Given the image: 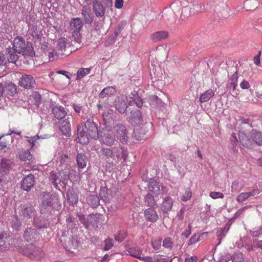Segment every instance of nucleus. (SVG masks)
I'll use <instances>...</instances> for the list:
<instances>
[{
	"mask_svg": "<svg viewBox=\"0 0 262 262\" xmlns=\"http://www.w3.org/2000/svg\"><path fill=\"white\" fill-rule=\"evenodd\" d=\"M93 116L91 113L86 115L84 112L82 113V118L86 119V121L84 124L80 123L77 127L78 140L80 144H87L90 138L96 140L99 137L97 125L94 121Z\"/></svg>",
	"mask_w": 262,
	"mask_h": 262,
	"instance_id": "obj_1",
	"label": "nucleus"
},
{
	"mask_svg": "<svg viewBox=\"0 0 262 262\" xmlns=\"http://www.w3.org/2000/svg\"><path fill=\"white\" fill-rule=\"evenodd\" d=\"M225 0H206L205 4H200L198 2L192 4L193 8H190V13L194 14L195 12L202 10L213 11L221 14L222 17H225L227 13V5Z\"/></svg>",
	"mask_w": 262,
	"mask_h": 262,
	"instance_id": "obj_2",
	"label": "nucleus"
},
{
	"mask_svg": "<svg viewBox=\"0 0 262 262\" xmlns=\"http://www.w3.org/2000/svg\"><path fill=\"white\" fill-rule=\"evenodd\" d=\"M83 26L81 18L76 17L72 18L70 22V29L72 32V38L77 43L81 42V35L80 33Z\"/></svg>",
	"mask_w": 262,
	"mask_h": 262,
	"instance_id": "obj_3",
	"label": "nucleus"
},
{
	"mask_svg": "<svg viewBox=\"0 0 262 262\" xmlns=\"http://www.w3.org/2000/svg\"><path fill=\"white\" fill-rule=\"evenodd\" d=\"M51 178L53 180L54 186L57 187L58 183L61 185H62V183L65 186L69 180V175L67 171L64 170H61L56 173L52 172Z\"/></svg>",
	"mask_w": 262,
	"mask_h": 262,
	"instance_id": "obj_4",
	"label": "nucleus"
},
{
	"mask_svg": "<svg viewBox=\"0 0 262 262\" xmlns=\"http://www.w3.org/2000/svg\"><path fill=\"white\" fill-rule=\"evenodd\" d=\"M100 151L102 155L105 156L107 159L111 158L114 160L118 159L122 152V148L116 147L112 148H102Z\"/></svg>",
	"mask_w": 262,
	"mask_h": 262,
	"instance_id": "obj_5",
	"label": "nucleus"
},
{
	"mask_svg": "<svg viewBox=\"0 0 262 262\" xmlns=\"http://www.w3.org/2000/svg\"><path fill=\"white\" fill-rule=\"evenodd\" d=\"M41 204L40 205V212L41 213H46L49 210L52 205L51 194L49 193L42 192L40 193Z\"/></svg>",
	"mask_w": 262,
	"mask_h": 262,
	"instance_id": "obj_6",
	"label": "nucleus"
},
{
	"mask_svg": "<svg viewBox=\"0 0 262 262\" xmlns=\"http://www.w3.org/2000/svg\"><path fill=\"white\" fill-rule=\"evenodd\" d=\"M23 237L27 242H35L38 241L41 238L40 234L34 229L28 228L24 232Z\"/></svg>",
	"mask_w": 262,
	"mask_h": 262,
	"instance_id": "obj_7",
	"label": "nucleus"
},
{
	"mask_svg": "<svg viewBox=\"0 0 262 262\" xmlns=\"http://www.w3.org/2000/svg\"><path fill=\"white\" fill-rule=\"evenodd\" d=\"M24 254L31 257L39 259L44 255L43 251L39 247L34 245H30L24 252Z\"/></svg>",
	"mask_w": 262,
	"mask_h": 262,
	"instance_id": "obj_8",
	"label": "nucleus"
},
{
	"mask_svg": "<svg viewBox=\"0 0 262 262\" xmlns=\"http://www.w3.org/2000/svg\"><path fill=\"white\" fill-rule=\"evenodd\" d=\"M115 136L122 143L126 142L128 140L126 127L121 124H117L114 126Z\"/></svg>",
	"mask_w": 262,
	"mask_h": 262,
	"instance_id": "obj_9",
	"label": "nucleus"
},
{
	"mask_svg": "<svg viewBox=\"0 0 262 262\" xmlns=\"http://www.w3.org/2000/svg\"><path fill=\"white\" fill-rule=\"evenodd\" d=\"M127 101V97L124 95H121L119 97H118L115 101L114 105L115 106L116 109L120 113H125L127 107V105L126 103Z\"/></svg>",
	"mask_w": 262,
	"mask_h": 262,
	"instance_id": "obj_10",
	"label": "nucleus"
},
{
	"mask_svg": "<svg viewBox=\"0 0 262 262\" xmlns=\"http://www.w3.org/2000/svg\"><path fill=\"white\" fill-rule=\"evenodd\" d=\"M19 84L24 88L30 89L34 86L35 82L31 75H23L19 81Z\"/></svg>",
	"mask_w": 262,
	"mask_h": 262,
	"instance_id": "obj_11",
	"label": "nucleus"
},
{
	"mask_svg": "<svg viewBox=\"0 0 262 262\" xmlns=\"http://www.w3.org/2000/svg\"><path fill=\"white\" fill-rule=\"evenodd\" d=\"M13 49L17 53H21L26 49V43L25 40L21 37H16L13 40Z\"/></svg>",
	"mask_w": 262,
	"mask_h": 262,
	"instance_id": "obj_12",
	"label": "nucleus"
},
{
	"mask_svg": "<svg viewBox=\"0 0 262 262\" xmlns=\"http://www.w3.org/2000/svg\"><path fill=\"white\" fill-rule=\"evenodd\" d=\"M169 33L166 31L155 32L150 35V39L154 42L161 41L168 37Z\"/></svg>",
	"mask_w": 262,
	"mask_h": 262,
	"instance_id": "obj_13",
	"label": "nucleus"
},
{
	"mask_svg": "<svg viewBox=\"0 0 262 262\" xmlns=\"http://www.w3.org/2000/svg\"><path fill=\"white\" fill-rule=\"evenodd\" d=\"M144 215L145 219L151 223H155L159 219V215L157 211L152 208L145 209L144 211Z\"/></svg>",
	"mask_w": 262,
	"mask_h": 262,
	"instance_id": "obj_14",
	"label": "nucleus"
},
{
	"mask_svg": "<svg viewBox=\"0 0 262 262\" xmlns=\"http://www.w3.org/2000/svg\"><path fill=\"white\" fill-rule=\"evenodd\" d=\"M93 9L97 17H101L105 14V9L100 2L94 0L93 2Z\"/></svg>",
	"mask_w": 262,
	"mask_h": 262,
	"instance_id": "obj_15",
	"label": "nucleus"
},
{
	"mask_svg": "<svg viewBox=\"0 0 262 262\" xmlns=\"http://www.w3.org/2000/svg\"><path fill=\"white\" fill-rule=\"evenodd\" d=\"M173 200L170 196L165 197L161 205V210L163 213H167L173 206Z\"/></svg>",
	"mask_w": 262,
	"mask_h": 262,
	"instance_id": "obj_16",
	"label": "nucleus"
},
{
	"mask_svg": "<svg viewBox=\"0 0 262 262\" xmlns=\"http://www.w3.org/2000/svg\"><path fill=\"white\" fill-rule=\"evenodd\" d=\"M34 184V178L33 174H30L26 177L22 181L21 187L26 191H29Z\"/></svg>",
	"mask_w": 262,
	"mask_h": 262,
	"instance_id": "obj_17",
	"label": "nucleus"
},
{
	"mask_svg": "<svg viewBox=\"0 0 262 262\" xmlns=\"http://www.w3.org/2000/svg\"><path fill=\"white\" fill-rule=\"evenodd\" d=\"M148 190L150 193L157 196L160 194V189L158 182L154 179H150L148 186Z\"/></svg>",
	"mask_w": 262,
	"mask_h": 262,
	"instance_id": "obj_18",
	"label": "nucleus"
},
{
	"mask_svg": "<svg viewBox=\"0 0 262 262\" xmlns=\"http://www.w3.org/2000/svg\"><path fill=\"white\" fill-rule=\"evenodd\" d=\"M81 14L86 24H91L93 22L94 16L91 13L90 9L88 6H84L83 7Z\"/></svg>",
	"mask_w": 262,
	"mask_h": 262,
	"instance_id": "obj_19",
	"label": "nucleus"
},
{
	"mask_svg": "<svg viewBox=\"0 0 262 262\" xmlns=\"http://www.w3.org/2000/svg\"><path fill=\"white\" fill-rule=\"evenodd\" d=\"M59 129L62 134L69 136L71 132V125L68 119L63 120L59 124Z\"/></svg>",
	"mask_w": 262,
	"mask_h": 262,
	"instance_id": "obj_20",
	"label": "nucleus"
},
{
	"mask_svg": "<svg viewBox=\"0 0 262 262\" xmlns=\"http://www.w3.org/2000/svg\"><path fill=\"white\" fill-rule=\"evenodd\" d=\"M52 113L57 119L63 118L67 115V112L62 106H55L52 108Z\"/></svg>",
	"mask_w": 262,
	"mask_h": 262,
	"instance_id": "obj_21",
	"label": "nucleus"
},
{
	"mask_svg": "<svg viewBox=\"0 0 262 262\" xmlns=\"http://www.w3.org/2000/svg\"><path fill=\"white\" fill-rule=\"evenodd\" d=\"M67 198L69 203L71 205H75L78 202V193L73 189L69 190L67 192Z\"/></svg>",
	"mask_w": 262,
	"mask_h": 262,
	"instance_id": "obj_22",
	"label": "nucleus"
},
{
	"mask_svg": "<svg viewBox=\"0 0 262 262\" xmlns=\"http://www.w3.org/2000/svg\"><path fill=\"white\" fill-rule=\"evenodd\" d=\"M214 95V92L212 89H209L202 93L200 97V102L204 103L208 101Z\"/></svg>",
	"mask_w": 262,
	"mask_h": 262,
	"instance_id": "obj_23",
	"label": "nucleus"
},
{
	"mask_svg": "<svg viewBox=\"0 0 262 262\" xmlns=\"http://www.w3.org/2000/svg\"><path fill=\"white\" fill-rule=\"evenodd\" d=\"M77 163L78 167L80 168H83L86 166L87 158L84 154L78 153L77 155Z\"/></svg>",
	"mask_w": 262,
	"mask_h": 262,
	"instance_id": "obj_24",
	"label": "nucleus"
},
{
	"mask_svg": "<svg viewBox=\"0 0 262 262\" xmlns=\"http://www.w3.org/2000/svg\"><path fill=\"white\" fill-rule=\"evenodd\" d=\"M8 56V60L9 62L12 63H15L18 59V56L16 54V51L11 48H9L7 49L6 50Z\"/></svg>",
	"mask_w": 262,
	"mask_h": 262,
	"instance_id": "obj_25",
	"label": "nucleus"
},
{
	"mask_svg": "<svg viewBox=\"0 0 262 262\" xmlns=\"http://www.w3.org/2000/svg\"><path fill=\"white\" fill-rule=\"evenodd\" d=\"M115 141V137L111 134H104L102 136V142L107 146H112L114 144Z\"/></svg>",
	"mask_w": 262,
	"mask_h": 262,
	"instance_id": "obj_26",
	"label": "nucleus"
},
{
	"mask_svg": "<svg viewBox=\"0 0 262 262\" xmlns=\"http://www.w3.org/2000/svg\"><path fill=\"white\" fill-rule=\"evenodd\" d=\"M251 138L257 145H262V133L256 130L251 132Z\"/></svg>",
	"mask_w": 262,
	"mask_h": 262,
	"instance_id": "obj_27",
	"label": "nucleus"
},
{
	"mask_svg": "<svg viewBox=\"0 0 262 262\" xmlns=\"http://www.w3.org/2000/svg\"><path fill=\"white\" fill-rule=\"evenodd\" d=\"M257 0H246L244 3V8L246 10L251 11L257 8Z\"/></svg>",
	"mask_w": 262,
	"mask_h": 262,
	"instance_id": "obj_28",
	"label": "nucleus"
},
{
	"mask_svg": "<svg viewBox=\"0 0 262 262\" xmlns=\"http://www.w3.org/2000/svg\"><path fill=\"white\" fill-rule=\"evenodd\" d=\"M115 93V89L113 86H107L103 89L99 94V97L102 98L111 96Z\"/></svg>",
	"mask_w": 262,
	"mask_h": 262,
	"instance_id": "obj_29",
	"label": "nucleus"
},
{
	"mask_svg": "<svg viewBox=\"0 0 262 262\" xmlns=\"http://www.w3.org/2000/svg\"><path fill=\"white\" fill-rule=\"evenodd\" d=\"M18 158L24 161H32V156L29 150L20 151L18 154Z\"/></svg>",
	"mask_w": 262,
	"mask_h": 262,
	"instance_id": "obj_30",
	"label": "nucleus"
},
{
	"mask_svg": "<svg viewBox=\"0 0 262 262\" xmlns=\"http://www.w3.org/2000/svg\"><path fill=\"white\" fill-rule=\"evenodd\" d=\"M7 94L10 96H14L17 93V89L15 84L13 82L6 83L5 85Z\"/></svg>",
	"mask_w": 262,
	"mask_h": 262,
	"instance_id": "obj_31",
	"label": "nucleus"
},
{
	"mask_svg": "<svg viewBox=\"0 0 262 262\" xmlns=\"http://www.w3.org/2000/svg\"><path fill=\"white\" fill-rule=\"evenodd\" d=\"M35 209L33 206H29L24 209L23 215L27 219L31 218L34 214Z\"/></svg>",
	"mask_w": 262,
	"mask_h": 262,
	"instance_id": "obj_32",
	"label": "nucleus"
},
{
	"mask_svg": "<svg viewBox=\"0 0 262 262\" xmlns=\"http://www.w3.org/2000/svg\"><path fill=\"white\" fill-rule=\"evenodd\" d=\"M34 225L38 229L45 228L47 227V225L45 221L38 217L34 218Z\"/></svg>",
	"mask_w": 262,
	"mask_h": 262,
	"instance_id": "obj_33",
	"label": "nucleus"
},
{
	"mask_svg": "<svg viewBox=\"0 0 262 262\" xmlns=\"http://www.w3.org/2000/svg\"><path fill=\"white\" fill-rule=\"evenodd\" d=\"M238 73L236 71L230 78L228 80V84L232 86L233 90H235L237 86Z\"/></svg>",
	"mask_w": 262,
	"mask_h": 262,
	"instance_id": "obj_34",
	"label": "nucleus"
},
{
	"mask_svg": "<svg viewBox=\"0 0 262 262\" xmlns=\"http://www.w3.org/2000/svg\"><path fill=\"white\" fill-rule=\"evenodd\" d=\"M192 192L191 189L187 187L184 189V192H181V200L184 202H186L191 198Z\"/></svg>",
	"mask_w": 262,
	"mask_h": 262,
	"instance_id": "obj_35",
	"label": "nucleus"
},
{
	"mask_svg": "<svg viewBox=\"0 0 262 262\" xmlns=\"http://www.w3.org/2000/svg\"><path fill=\"white\" fill-rule=\"evenodd\" d=\"M10 238L8 237L6 233H2L0 234V247H4L7 248L9 244L8 243Z\"/></svg>",
	"mask_w": 262,
	"mask_h": 262,
	"instance_id": "obj_36",
	"label": "nucleus"
},
{
	"mask_svg": "<svg viewBox=\"0 0 262 262\" xmlns=\"http://www.w3.org/2000/svg\"><path fill=\"white\" fill-rule=\"evenodd\" d=\"M90 69L89 68H81L79 69L77 73L76 79H81L85 75L89 74L90 72Z\"/></svg>",
	"mask_w": 262,
	"mask_h": 262,
	"instance_id": "obj_37",
	"label": "nucleus"
},
{
	"mask_svg": "<svg viewBox=\"0 0 262 262\" xmlns=\"http://www.w3.org/2000/svg\"><path fill=\"white\" fill-rule=\"evenodd\" d=\"M154 196L155 195L150 193L145 196V201L147 206H153L156 205V201L154 198Z\"/></svg>",
	"mask_w": 262,
	"mask_h": 262,
	"instance_id": "obj_38",
	"label": "nucleus"
},
{
	"mask_svg": "<svg viewBox=\"0 0 262 262\" xmlns=\"http://www.w3.org/2000/svg\"><path fill=\"white\" fill-rule=\"evenodd\" d=\"M253 195V192L241 193L238 195V196L237 198V201L238 202H242L245 201L249 197L252 196Z\"/></svg>",
	"mask_w": 262,
	"mask_h": 262,
	"instance_id": "obj_39",
	"label": "nucleus"
},
{
	"mask_svg": "<svg viewBox=\"0 0 262 262\" xmlns=\"http://www.w3.org/2000/svg\"><path fill=\"white\" fill-rule=\"evenodd\" d=\"M127 232H118L117 234L115 236V239L116 241L119 243L122 242L127 236Z\"/></svg>",
	"mask_w": 262,
	"mask_h": 262,
	"instance_id": "obj_40",
	"label": "nucleus"
},
{
	"mask_svg": "<svg viewBox=\"0 0 262 262\" xmlns=\"http://www.w3.org/2000/svg\"><path fill=\"white\" fill-rule=\"evenodd\" d=\"M232 262H243L244 258L242 253H236L231 257Z\"/></svg>",
	"mask_w": 262,
	"mask_h": 262,
	"instance_id": "obj_41",
	"label": "nucleus"
},
{
	"mask_svg": "<svg viewBox=\"0 0 262 262\" xmlns=\"http://www.w3.org/2000/svg\"><path fill=\"white\" fill-rule=\"evenodd\" d=\"M173 243L171 237H168L164 239L163 246L167 249H170L173 246Z\"/></svg>",
	"mask_w": 262,
	"mask_h": 262,
	"instance_id": "obj_42",
	"label": "nucleus"
},
{
	"mask_svg": "<svg viewBox=\"0 0 262 262\" xmlns=\"http://www.w3.org/2000/svg\"><path fill=\"white\" fill-rule=\"evenodd\" d=\"M141 252L138 253V254H132V256L138 258L139 259L144 261V262H152L154 260V258L150 256H145L142 257L140 256Z\"/></svg>",
	"mask_w": 262,
	"mask_h": 262,
	"instance_id": "obj_43",
	"label": "nucleus"
},
{
	"mask_svg": "<svg viewBox=\"0 0 262 262\" xmlns=\"http://www.w3.org/2000/svg\"><path fill=\"white\" fill-rule=\"evenodd\" d=\"M201 235L199 233H196L193 235L189 239L188 245H192L201 240Z\"/></svg>",
	"mask_w": 262,
	"mask_h": 262,
	"instance_id": "obj_44",
	"label": "nucleus"
},
{
	"mask_svg": "<svg viewBox=\"0 0 262 262\" xmlns=\"http://www.w3.org/2000/svg\"><path fill=\"white\" fill-rule=\"evenodd\" d=\"M66 41L67 40L65 38H60L58 40V46L61 52L65 50Z\"/></svg>",
	"mask_w": 262,
	"mask_h": 262,
	"instance_id": "obj_45",
	"label": "nucleus"
},
{
	"mask_svg": "<svg viewBox=\"0 0 262 262\" xmlns=\"http://www.w3.org/2000/svg\"><path fill=\"white\" fill-rule=\"evenodd\" d=\"M134 135L135 138L137 140H142L144 136V133H143V132L142 131L141 133H140L139 129L138 128L134 129Z\"/></svg>",
	"mask_w": 262,
	"mask_h": 262,
	"instance_id": "obj_46",
	"label": "nucleus"
},
{
	"mask_svg": "<svg viewBox=\"0 0 262 262\" xmlns=\"http://www.w3.org/2000/svg\"><path fill=\"white\" fill-rule=\"evenodd\" d=\"M151 246L155 250L159 249L161 246V239H155L151 241Z\"/></svg>",
	"mask_w": 262,
	"mask_h": 262,
	"instance_id": "obj_47",
	"label": "nucleus"
},
{
	"mask_svg": "<svg viewBox=\"0 0 262 262\" xmlns=\"http://www.w3.org/2000/svg\"><path fill=\"white\" fill-rule=\"evenodd\" d=\"M104 242H105V246H104L105 250H110L114 245L113 240L112 238H108L105 240Z\"/></svg>",
	"mask_w": 262,
	"mask_h": 262,
	"instance_id": "obj_48",
	"label": "nucleus"
},
{
	"mask_svg": "<svg viewBox=\"0 0 262 262\" xmlns=\"http://www.w3.org/2000/svg\"><path fill=\"white\" fill-rule=\"evenodd\" d=\"M209 196L213 199H223L224 198V194L220 192L212 191L209 194Z\"/></svg>",
	"mask_w": 262,
	"mask_h": 262,
	"instance_id": "obj_49",
	"label": "nucleus"
},
{
	"mask_svg": "<svg viewBox=\"0 0 262 262\" xmlns=\"http://www.w3.org/2000/svg\"><path fill=\"white\" fill-rule=\"evenodd\" d=\"M180 4L184 10H182V13H185L188 9L189 3L187 0H180Z\"/></svg>",
	"mask_w": 262,
	"mask_h": 262,
	"instance_id": "obj_50",
	"label": "nucleus"
},
{
	"mask_svg": "<svg viewBox=\"0 0 262 262\" xmlns=\"http://www.w3.org/2000/svg\"><path fill=\"white\" fill-rule=\"evenodd\" d=\"M186 207L185 206H183L180 209V211L178 212L177 216L179 220L181 221L183 219L184 214L186 211Z\"/></svg>",
	"mask_w": 262,
	"mask_h": 262,
	"instance_id": "obj_51",
	"label": "nucleus"
},
{
	"mask_svg": "<svg viewBox=\"0 0 262 262\" xmlns=\"http://www.w3.org/2000/svg\"><path fill=\"white\" fill-rule=\"evenodd\" d=\"M239 85L242 89H248L250 86L249 82L246 80H244L241 82Z\"/></svg>",
	"mask_w": 262,
	"mask_h": 262,
	"instance_id": "obj_52",
	"label": "nucleus"
},
{
	"mask_svg": "<svg viewBox=\"0 0 262 262\" xmlns=\"http://www.w3.org/2000/svg\"><path fill=\"white\" fill-rule=\"evenodd\" d=\"M91 200L94 202V204L93 205V207H96L99 204V198L96 195H92L91 196Z\"/></svg>",
	"mask_w": 262,
	"mask_h": 262,
	"instance_id": "obj_53",
	"label": "nucleus"
},
{
	"mask_svg": "<svg viewBox=\"0 0 262 262\" xmlns=\"http://www.w3.org/2000/svg\"><path fill=\"white\" fill-rule=\"evenodd\" d=\"M261 54V51H259L258 53L255 55L254 57L253 60L254 63L256 66H259L260 63V56Z\"/></svg>",
	"mask_w": 262,
	"mask_h": 262,
	"instance_id": "obj_54",
	"label": "nucleus"
},
{
	"mask_svg": "<svg viewBox=\"0 0 262 262\" xmlns=\"http://www.w3.org/2000/svg\"><path fill=\"white\" fill-rule=\"evenodd\" d=\"M8 144V142L4 139L2 137L0 138V148L3 149L6 148Z\"/></svg>",
	"mask_w": 262,
	"mask_h": 262,
	"instance_id": "obj_55",
	"label": "nucleus"
},
{
	"mask_svg": "<svg viewBox=\"0 0 262 262\" xmlns=\"http://www.w3.org/2000/svg\"><path fill=\"white\" fill-rule=\"evenodd\" d=\"M123 5V0H115V6L116 8L120 9L122 7Z\"/></svg>",
	"mask_w": 262,
	"mask_h": 262,
	"instance_id": "obj_56",
	"label": "nucleus"
},
{
	"mask_svg": "<svg viewBox=\"0 0 262 262\" xmlns=\"http://www.w3.org/2000/svg\"><path fill=\"white\" fill-rule=\"evenodd\" d=\"M6 63L4 54L0 52V66H4Z\"/></svg>",
	"mask_w": 262,
	"mask_h": 262,
	"instance_id": "obj_57",
	"label": "nucleus"
},
{
	"mask_svg": "<svg viewBox=\"0 0 262 262\" xmlns=\"http://www.w3.org/2000/svg\"><path fill=\"white\" fill-rule=\"evenodd\" d=\"M245 209V208H243L238 210L234 214V218H237L239 216H240L244 212Z\"/></svg>",
	"mask_w": 262,
	"mask_h": 262,
	"instance_id": "obj_58",
	"label": "nucleus"
},
{
	"mask_svg": "<svg viewBox=\"0 0 262 262\" xmlns=\"http://www.w3.org/2000/svg\"><path fill=\"white\" fill-rule=\"evenodd\" d=\"M197 257L196 256H191L190 258H186L185 262H196Z\"/></svg>",
	"mask_w": 262,
	"mask_h": 262,
	"instance_id": "obj_59",
	"label": "nucleus"
},
{
	"mask_svg": "<svg viewBox=\"0 0 262 262\" xmlns=\"http://www.w3.org/2000/svg\"><path fill=\"white\" fill-rule=\"evenodd\" d=\"M230 256H228L227 255L226 256H223L221 257L220 259V262H228L230 259Z\"/></svg>",
	"mask_w": 262,
	"mask_h": 262,
	"instance_id": "obj_60",
	"label": "nucleus"
},
{
	"mask_svg": "<svg viewBox=\"0 0 262 262\" xmlns=\"http://www.w3.org/2000/svg\"><path fill=\"white\" fill-rule=\"evenodd\" d=\"M73 108L74 109V111L77 113H80L81 110V107L77 105V104H74L73 105Z\"/></svg>",
	"mask_w": 262,
	"mask_h": 262,
	"instance_id": "obj_61",
	"label": "nucleus"
},
{
	"mask_svg": "<svg viewBox=\"0 0 262 262\" xmlns=\"http://www.w3.org/2000/svg\"><path fill=\"white\" fill-rule=\"evenodd\" d=\"M4 92V85L0 82V97H3Z\"/></svg>",
	"mask_w": 262,
	"mask_h": 262,
	"instance_id": "obj_62",
	"label": "nucleus"
},
{
	"mask_svg": "<svg viewBox=\"0 0 262 262\" xmlns=\"http://www.w3.org/2000/svg\"><path fill=\"white\" fill-rule=\"evenodd\" d=\"M5 102V99L4 97H0V108H4Z\"/></svg>",
	"mask_w": 262,
	"mask_h": 262,
	"instance_id": "obj_63",
	"label": "nucleus"
},
{
	"mask_svg": "<svg viewBox=\"0 0 262 262\" xmlns=\"http://www.w3.org/2000/svg\"><path fill=\"white\" fill-rule=\"evenodd\" d=\"M57 73H59V74H61L62 75H65L68 78L70 79V77H69V76L67 75V74H69V72H66V71H62V70H60V71H59L57 72Z\"/></svg>",
	"mask_w": 262,
	"mask_h": 262,
	"instance_id": "obj_64",
	"label": "nucleus"
}]
</instances>
